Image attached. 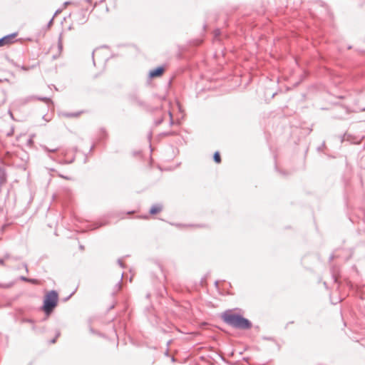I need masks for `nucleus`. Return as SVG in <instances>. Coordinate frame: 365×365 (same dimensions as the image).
<instances>
[{"instance_id":"f257e3e1","label":"nucleus","mask_w":365,"mask_h":365,"mask_svg":"<svg viewBox=\"0 0 365 365\" xmlns=\"http://www.w3.org/2000/svg\"><path fill=\"white\" fill-rule=\"evenodd\" d=\"M223 321L235 328L247 329L252 327L251 322L240 315L225 312L222 314Z\"/></svg>"},{"instance_id":"f03ea898","label":"nucleus","mask_w":365,"mask_h":365,"mask_svg":"<svg viewBox=\"0 0 365 365\" xmlns=\"http://www.w3.org/2000/svg\"><path fill=\"white\" fill-rule=\"evenodd\" d=\"M58 299V293L54 291L48 292L44 297L43 310L46 314H50L56 307Z\"/></svg>"},{"instance_id":"7ed1b4c3","label":"nucleus","mask_w":365,"mask_h":365,"mask_svg":"<svg viewBox=\"0 0 365 365\" xmlns=\"http://www.w3.org/2000/svg\"><path fill=\"white\" fill-rule=\"evenodd\" d=\"M84 112L83 110L78 111V112H74V113L61 111L59 113V115L61 117H64V118H78V117H79Z\"/></svg>"},{"instance_id":"20e7f679","label":"nucleus","mask_w":365,"mask_h":365,"mask_svg":"<svg viewBox=\"0 0 365 365\" xmlns=\"http://www.w3.org/2000/svg\"><path fill=\"white\" fill-rule=\"evenodd\" d=\"M164 71V68L163 67H158L150 71L149 76L151 78L160 76Z\"/></svg>"},{"instance_id":"39448f33","label":"nucleus","mask_w":365,"mask_h":365,"mask_svg":"<svg viewBox=\"0 0 365 365\" xmlns=\"http://www.w3.org/2000/svg\"><path fill=\"white\" fill-rule=\"evenodd\" d=\"M34 99L39 100L46 103H52L51 98L46 97H36V96H30L27 98V101H33Z\"/></svg>"},{"instance_id":"423d86ee","label":"nucleus","mask_w":365,"mask_h":365,"mask_svg":"<svg viewBox=\"0 0 365 365\" xmlns=\"http://www.w3.org/2000/svg\"><path fill=\"white\" fill-rule=\"evenodd\" d=\"M163 210V206L160 204L154 205L150 210V213L152 215L157 214Z\"/></svg>"},{"instance_id":"0eeeda50","label":"nucleus","mask_w":365,"mask_h":365,"mask_svg":"<svg viewBox=\"0 0 365 365\" xmlns=\"http://www.w3.org/2000/svg\"><path fill=\"white\" fill-rule=\"evenodd\" d=\"M16 34H13L4 36V38H6L5 39V45L10 44L13 41V39L16 37Z\"/></svg>"},{"instance_id":"6e6552de","label":"nucleus","mask_w":365,"mask_h":365,"mask_svg":"<svg viewBox=\"0 0 365 365\" xmlns=\"http://www.w3.org/2000/svg\"><path fill=\"white\" fill-rule=\"evenodd\" d=\"M213 158H214V160L216 163H220L221 159H220V153L218 152L215 153Z\"/></svg>"},{"instance_id":"1a4fd4ad","label":"nucleus","mask_w":365,"mask_h":365,"mask_svg":"<svg viewBox=\"0 0 365 365\" xmlns=\"http://www.w3.org/2000/svg\"><path fill=\"white\" fill-rule=\"evenodd\" d=\"M58 50L60 51V52L62 51L63 49V42H62V37H61V35L59 36L58 38Z\"/></svg>"},{"instance_id":"9d476101","label":"nucleus","mask_w":365,"mask_h":365,"mask_svg":"<svg viewBox=\"0 0 365 365\" xmlns=\"http://www.w3.org/2000/svg\"><path fill=\"white\" fill-rule=\"evenodd\" d=\"M44 149L48 151V152H52V153H54L56 151L58 150V148H51V149H48L47 147H44Z\"/></svg>"},{"instance_id":"9b49d317","label":"nucleus","mask_w":365,"mask_h":365,"mask_svg":"<svg viewBox=\"0 0 365 365\" xmlns=\"http://www.w3.org/2000/svg\"><path fill=\"white\" fill-rule=\"evenodd\" d=\"M22 281H24V282H33L32 279H28L25 277H21L20 278Z\"/></svg>"},{"instance_id":"f8f14e48","label":"nucleus","mask_w":365,"mask_h":365,"mask_svg":"<svg viewBox=\"0 0 365 365\" xmlns=\"http://www.w3.org/2000/svg\"><path fill=\"white\" fill-rule=\"evenodd\" d=\"M6 38H0V46L5 45V39Z\"/></svg>"},{"instance_id":"ddd939ff","label":"nucleus","mask_w":365,"mask_h":365,"mask_svg":"<svg viewBox=\"0 0 365 365\" xmlns=\"http://www.w3.org/2000/svg\"><path fill=\"white\" fill-rule=\"evenodd\" d=\"M118 262L120 267H123V262L120 259H118Z\"/></svg>"},{"instance_id":"4468645a","label":"nucleus","mask_w":365,"mask_h":365,"mask_svg":"<svg viewBox=\"0 0 365 365\" xmlns=\"http://www.w3.org/2000/svg\"><path fill=\"white\" fill-rule=\"evenodd\" d=\"M163 121V119H160L159 120L156 121V125H158L160 123H161V122Z\"/></svg>"},{"instance_id":"2eb2a0df","label":"nucleus","mask_w":365,"mask_h":365,"mask_svg":"<svg viewBox=\"0 0 365 365\" xmlns=\"http://www.w3.org/2000/svg\"><path fill=\"white\" fill-rule=\"evenodd\" d=\"M55 342H56V339H53V340H51L52 344H54Z\"/></svg>"},{"instance_id":"dca6fc26","label":"nucleus","mask_w":365,"mask_h":365,"mask_svg":"<svg viewBox=\"0 0 365 365\" xmlns=\"http://www.w3.org/2000/svg\"><path fill=\"white\" fill-rule=\"evenodd\" d=\"M52 22H53V19L49 21L48 25L51 24H52Z\"/></svg>"},{"instance_id":"f3484780","label":"nucleus","mask_w":365,"mask_h":365,"mask_svg":"<svg viewBox=\"0 0 365 365\" xmlns=\"http://www.w3.org/2000/svg\"><path fill=\"white\" fill-rule=\"evenodd\" d=\"M4 263V259H1L0 260V264H3Z\"/></svg>"},{"instance_id":"a211bd4d","label":"nucleus","mask_w":365,"mask_h":365,"mask_svg":"<svg viewBox=\"0 0 365 365\" xmlns=\"http://www.w3.org/2000/svg\"><path fill=\"white\" fill-rule=\"evenodd\" d=\"M57 14H59V11H56V13H55V15H56Z\"/></svg>"},{"instance_id":"6ab92c4d","label":"nucleus","mask_w":365,"mask_h":365,"mask_svg":"<svg viewBox=\"0 0 365 365\" xmlns=\"http://www.w3.org/2000/svg\"><path fill=\"white\" fill-rule=\"evenodd\" d=\"M61 178H66V179H68L67 178L64 177L63 175H60Z\"/></svg>"},{"instance_id":"aec40b11","label":"nucleus","mask_w":365,"mask_h":365,"mask_svg":"<svg viewBox=\"0 0 365 365\" xmlns=\"http://www.w3.org/2000/svg\"><path fill=\"white\" fill-rule=\"evenodd\" d=\"M364 110H365V108H364Z\"/></svg>"}]
</instances>
